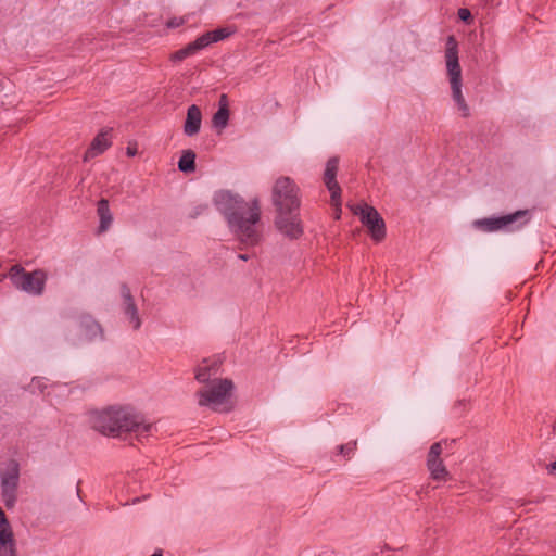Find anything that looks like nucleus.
I'll use <instances>...</instances> for the list:
<instances>
[{
	"label": "nucleus",
	"instance_id": "nucleus-1",
	"mask_svg": "<svg viewBox=\"0 0 556 556\" xmlns=\"http://www.w3.org/2000/svg\"><path fill=\"white\" fill-rule=\"evenodd\" d=\"M213 202L242 243L255 245L260 242L257 225L261 220V205L257 198L247 202L237 193L219 190L214 194Z\"/></svg>",
	"mask_w": 556,
	"mask_h": 556
},
{
	"label": "nucleus",
	"instance_id": "nucleus-2",
	"mask_svg": "<svg viewBox=\"0 0 556 556\" xmlns=\"http://www.w3.org/2000/svg\"><path fill=\"white\" fill-rule=\"evenodd\" d=\"M91 427L104 435L117 437L123 432H135L138 437L148 435L152 429L142 416L129 407H108L90 413Z\"/></svg>",
	"mask_w": 556,
	"mask_h": 556
},
{
	"label": "nucleus",
	"instance_id": "nucleus-3",
	"mask_svg": "<svg viewBox=\"0 0 556 556\" xmlns=\"http://www.w3.org/2000/svg\"><path fill=\"white\" fill-rule=\"evenodd\" d=\"M445 62L447 75L452 89V96L457 103L463 116L469 115V108L462 93V68L458 61V43L454 36H448L446 40Z\"/></svg>",
	"mask_w": 556,
	"mask_h": 556
},
{
	"label": "nucleus",
	"instance_id": "nucleus-4",
	"mask_svg": "<svg viewBox=\"0 0 556 556\" xmlns=\"http://www.w3.org/2000/svg\"><path fill=\"white\" fill-rule=\"evenodd\" d=\"M233 387V382L227 378L212 380L206 389L197 392L199 405L211 407L215 412L227 413L231 410L232 406L227 405V403Z\"/></svg>",
	"mask_w": 556,
	"mask_h": 556
},
{
	"label": "nucleus",
	"instance_id": "nucleus-5",
	"mask_svg": "<svg viewBox=\"0 0 556 556\" xmlns=\"http://www.w3.org/2000/svg\"><path fill=\"white\" fill-rule=\"evenodd\" d=\"M271 199L277 214L295 212L300 208L299 188L289 177H280L275 181Z\"/></svg>",
	"mask_w": 556,
	"mask_h": 556
},
{
	"label": "nucleus",
	"instance_id": "nucleus-6",
	"mask_svg": "<svg viewBox=\"0 0 556 556\" xmlns=\"http://www.w3.org/2000/svg\"><path fill=\"white\" fill-rule=\"evenodd\" d=\"M9 278L17 290L33 295H41L47 281V275L43 270L26 271L21 265H14L10 268Z\"/></svg>",
	"mask_w": 556,
	"mask_h": 556
},
{
	"label": "nucleus",
	"instance_id": "nucleus-7",
	"mask_svg": "<svg viewBox=\"0 0 556 556\" xmlns=\"http://www.w3.org/2000/svg\"><path fill=\"white\" fill-rule=\"evenodd\" d=\"M1 496L8 509L15 506L20 480V466L15 460H10L7 469L0 472Z\"/></svg>",
	"mask_w": 556,
	"mask_h": 556
},
{
	"label": "nucleus",
	"instance_id": "nucleus-8",
	"mask_svg": "<svg viewBox=\"0 0 556 556\" xmlns=\"http://www.w3.org/2000/svg\"><path fill=\"white\" fill-rule=\"evenodd\" d=\"M354 213L359 216L361 222L369 230V233L376 242L386 238V224L379 212L368 204L357 205Z\"/></svg>",
	"mask_w": 556,
	"mask_h": 556
},
{
	"label": "nucleus",
	"instance_id": "nucleus-9",
	"mask_svg": "<svg viewBox=\"0 0 556 556\" xmlns=\"http://www.w3.org/2000/svg\"><path fill=\"white\" fill-rule=\"evenodd\" d=\"M528 215L527 210H519L511 214L498 216V217H486L481 219L473 220L472 225L476 229L484 231V232H494L501 230L503 228L508 227L509 225L516 223L521 217Z\"/></svg>",
	"mask_w": 556,
	"mask_h": 556
},
{
	"label": "nucleus",
	"instance_id": "nucleus-10",
	"mask_svg": "<svg viewBox=\"0 0 556 556\" xmlns=\"http://www.w3.org/2000/svg\"><path fill=\"white\" fill-rule=\"evenodd\" d=\"M275 226L280 233L290 240L299 239L303 235V225L299 211L277 214Z\"/></svg>",
	"mask_w": 556,
	"mask_h": 556
},
{
	"label": "nucleus",
	"instance_id": "nucleus-11",
	"mask_svg": "<svg viewBox=\"0 0 556 556\" xmlns=\"http://www.w3.org/2000/svg\"><path fill=\"white\" fill-rule=\"evenodd\" d=\"M442 443L435 442L430 446L427 455V469L431 479L435 481H446L450 478V472L441 459Z\"/></svg>",
	"mask_w": 556,
	"mask_h": 556
},
{
	"label": "nucleus",
	"instance_id": "nucleus-12",
	"mask_svg": "<svg viewBox=\"0 0 556 556\" xmlns=\"http://www.w3.org/2000/svg\"><path fill=\"white\" fill-rule=\"evenodd\" d=\"M339 157L332 156L326 163L324 182L330 192L331 203L336 207L341 206V188L337 181Z\"/></svg>",
	"mask_w": 556,
	"mask_h": 556
},
{
	"label": "nucleus",
	"instance_id": "nucleus-13",
	"mask_svg": "<svg viewBox=\"0 0 556 556\" xmlns=\"http://www.w3.org/2000/svg\"><path fill=\"white\" fill-rule=\"evenodd\" d=\"M76 336L80 342H91L103 338V330L90 315H81L76 321Z\"/></svg>",
	"mask_w": 556,
	"mask_h": 556
},
{
	"label": "nucleus",
	"instance_id": "nucleus-14",
	"mask_svg": "<svg viewBox=\"0 0 556 556\" xmlns=\"http://www.w3.org/2000/svg\"><path fill=\"white\" fill-rule=\"evenodd\" d=\"M121 295L124 303V313L129 318L135 330H138L141 326V319L138 314L137 305L131 295L130 289L127 285L121 286Z\"/></svg>",
	"mask_w": 556,
	"mask_h": 556
},
{
	"label": "nucleus",
	"instance_id": "nucleus-15",
	"mask_svg": "<svg viewBox=\"0 0 556 556\" xmlns=\"http://www.w3.org/2000/svg\"><path fill=\"white\" fill-rule=\"evenodd\" d=\"M109 131H100L91 141L90 147L85 152L84 162H88L91 159L102 154L110 146L111 141L108 138Z\"/></svg>",
	"mask_w": 556,
	"mask_h": 556
},
{
	"label": "nucleus",
	"instance_id": "nucleus-16",
	"mask_svg": "<svg viewBox=\"0 0 556 556\" xmlns=\"http://www.w3.org/2000/svg\"><path fill=\"white\" fill-rule=\"evenodd\" d=\"M202 113L198 105L192 104L187 110V117L184 125V132L188 137L197 135L201 129Z\"/></svg>",
	"mask_w": 556,
	"mask_h": 556
},
{
	"label": "nucleus",
	"instance_id": "nucleus-17",
	"mask_svg": "<svg viewBox=\"0 0 556 556\" xmlns=\"http://www.w3.org/2000/svg\"><path fill=\"white\" fill-rule=\"evenodd\" d=\"M97 214L100 219L98 232L103 233L109 230L113 223V215L111 213L109 201L106 199H101L98 201Z\"/></svg>",
	"mask_w": 556,
	"mask_h": 556
},
{
	"label": "nucleus",
	"instance_id": "nucleus-18",
	"mask_svg": "<svg viewBox=\"0 0 556 556\" xmlns=\"http://www.w3.org/2000/svg\"><path fill=\"white\" fill-rule=\"evenodd\" d=\"M202 49H204V48L198 37L194 41L188 43L186 47L172 53L169 59L173 62H180V61L187 59L188 56L195 54L198 51H200Z\"/></svg>",
	"mask_w": 556,
	"mask_h": 556
},
{
	"label": "nucleus",
	"instance_id": "nucleus-19",
	"mask_svg": "<svg viewBox=\"0 0 556 556\" xmlns=\"http://www.w3.org/2000/svg\"><path fill=\"white\" fill-rule=\"evenodd\" d=\"M231 35L228 28H217L215 30L206 31L199 37L203 48L208 47L211 43L220 41Z\"/></svg>",
	"mask_w": 556,
	"mask_h": 556
},
{
	"label": "nucleus",
	"instance_id": "nucleus-20",
	"mask_svg": "<svg viewBox=\"0 0 556 556\" xmlns=\"http://www.w3.org/2000/svg\"><path fill=\"white\" fill-rule=\"evenodd\" d=\"M206 363L207 361H203V365L199 366L195 371V379L201 383H210L211 377L215 376L218 370L216 362L211 365H207Z\"/></svg>",
	"mask_w": 556,
	"mask_h": 556
},
{
	"label": "nucleus",
	"instance_id": "nucleus-21",
	"mask_svg": "<svg viewBox=\"0 0 556 556\" xmlns=\"http://www.w3.org/2000/svg\"><path fill=\"white\" fill-rule=\"evenodd\" d=\"M195 153L188 149L182 151V154L178 161V169L182 173H192L195 170Z\"/></svg>",
	"mask_w": 556,
	"mask_h": 556
},
{
	"label": "nucleus",
	"instance_id": "nucleus-22",
	"mask_svg": "<svg viewBox=\"0 0 556 556\" xmlns=\"http://www.w3.org/2000/svg\"><path fill=\"white\" fill-rule=\"evenodd\" d=\"M14 542L11 525L0 507V545Z\"/></svg>",
	"mask_w": 556,
	"mask_h": 556
},
{
	"label": "nucleus",
	"instance_id": "nucleus-23",
	"mask_svg": "<svg viewBox=\"0 0 556 556\" xmlns=\"http://www.w3.org/2000/svg\"><path fill=\"white\" fill-rule=\"evenodd\" d=\"M229 109L218 108L212 118V124L217 129H224L228 125Z\"/></svg>",
	"mask_w": 556,
	"mask_h": 556
},
{
	"label": "nucleus",
	"instance_id": "nucleus-24",
	"mask_svg": "<svg viewBox=\"0 0 556 556\" xmlns=\"http://www.w3.org/2000/svg\"><path fill=\"white\" fill-rule=\"evenodd\" d=\"M357 442L353 441L348 444H342L338 446V453L343 456H350L356 450Z\"/></svg>",
	"mask_w": 556,
	"mask_h": 556
},
{
	"label": "nucleus",
	"instance_id": "nucleus-25",
	"mask_svg": "<svg viewBox=\"0 0 556 556\" xmlns=\"http://www.w3.org/2000/svg\"><path fill=\"white\" fill-rule=\"evenodd\" d=\"M15 542L0 545V556H16Z\"/></svg>",
	"mask_w": 556,
	"mask_h": 556
},
{
	"label": "nucleus",
	"instance_id": "nucleus-26",
	"mask_svg": "<svg viewBox=\"0 0 556 556\" xmlns=\"http://www.w3.org/2000/svg\"><path fill=\"white\" fill-rule=\"evenodd\" d=\"M458 17L464 22H468L471 20V13L468 9H459Z\"/></svg>",
	"mask_w": 556,
	"mask_h": 556
},
{
	"label": "nucleus",
	"instance_id": "nucleus-27",
	"mask_svg": "<svg viewBox=\"0 0 556 556\" xmlns=\"http://www.w3.org/2000/svg\"><path fill=\"white\" fill-rule=\"evenodd\" d=\"M218 108L229 109L228 108V98H227V96L225 93H223L219 97Z\"/></svg>",
	"mask_w": 556,
	"mask_h": 556
},
{
	"label": "nucleus",
	"instance_id": "nucleus-28",
	"mask_svg": "<svg viewBox=\"0 0 556 556\" xmlns=\"http://www.w3.org/2000/svg\"><path fill=\"white\" fill-rule=\"evenodd\" d=\"M549 473H556V460L548 465L547 467Z\"/></svg>",
	"mask_w": 556,
	"mask_h": 556
},
{
	"label": "nucleus",
	"instance_id": "nucleus-29",
	"mask_svg": "<svg viewBox=\"0 0 556 556\" xmlns=\"http://www.w3.org/2000/svg\"><path fill=\"white\" fill-rule=\"evenodd\" d=\"M135 153H136V151H135V150H132L131 148H127V154H128L129 156H134V155H135Z\"/></svg>",
	"mask_w": 556,
	"mask_h": 556
},
{
	"label": "nucleus",
	"instance_id": "nucleus-30",
	"mask_svg": "<svg viewBox=\"0 0 556 556\" xmlns=\"http://www.w3.org/2000/svg\"><path fill=\"white\" fill-rule=\"evenodd\" d=\"M238 257H239L240 260H242V261H248L249 255H247V254H239V255H238Z\"/></svg>",
	"mask_w": 556,
	"mask_h": 556
},
{
	"label": "nucleus",
	"instance_id": "nucleus-31",
	"mask_svg": "<svg viewBox=\"0 0 556 556\" xmlns=\"http://www.w3.org/2000/svg\"><path fill=\"white\" fill-rule=\"evenodd\" d=\"M151 556H163V554L161 549H157Z\"/></svg>",
	"mask_w": 556,
	"mask_h": 556
},
{
	"label": "nucleus",
	"instance_id": "nucleus-32",
	"mask_svg": "<svg viewBox=\"0 0 556 556\" xmlns=\"http://www.w3.org/2000/svg\"><path fill=\"white\" fill-rule=\"evenodd\" d=\"M167 25H168V27H174L177 24H176V22H169Z\"/></svg>",
	"mask_w": 556,
	"mask_h": 556
}]
</instances>
